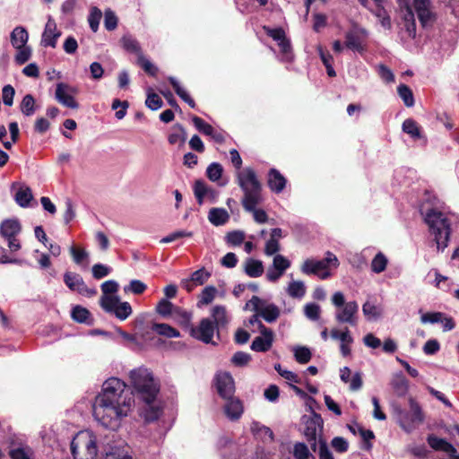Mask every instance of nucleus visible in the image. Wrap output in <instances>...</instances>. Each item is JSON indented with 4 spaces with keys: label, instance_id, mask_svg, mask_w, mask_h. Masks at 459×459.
Listing matches in <instances>:
<instances>
[{
    "label": "nucleus",
    "instance_id": "1",
    "mask_svg": "<svg viewBox=\"0 0 459 459\" xmlns=\"http://www.w3.org/2000/svg\"><path fill=\"white\" fill-rule=\"evenodd\" d=\"M158 381L134 388L131 391L125 382L117 377L106 380L101 392L92 405L94 419L104 428L117 430L122 420L132 411L134 396L145 404L153 403L160 393Z\"/></svg>",
    "mask_w": 459,
    "mask_h": 459
},
{
    "label": "nucleus",
    "instance_id": "2",
    "mask_svg": "<svg viewBox=\"0 0 459 459\" xmlns=\"http://www.w3.org/2000/svg\"><path fill=\"white\" fill-rule=\"evenodd\" d=\"M237 183L244 193L241 204L247 212H253L254 219L258 223H264L268 220L266 212L256 209L263 201V186L255 171L252 168H246L237 174Z\"/></svg>",
    "mask_w": 459,
    "mask_h": 459
},
{
    "label": "nucleus",
    "instance_id": "3",
    "mask_svg": "<svg viewBox=\"0 0 459 459\" xmlns=\"http://www.w3.org/2000/svg\"><path fill=\"white\" fill-rule=\"evenodd\" d=\"M212 319L205 317L201 319L198 326L190 327V336L203 342L204 343L216 344L212 342L214 333L217 332L219 336V331L221 328L225 327L228 323L226 308L223 306H215L212 310Z\"/></svg>",
    "mask_w": 459,
    "mask_h": 459
},
{
    "label": "nucleus",
    "instance_id": "4",
    "mask_svg": "<svg viewBox=\"0 0 459 459\" xmlns=\"http://www.w3.org/2000/svg\"><path fill=\"white\" fill-rule=\"evenodd\" d=\"M425 222L429 231L434 235L438 250L443 251L448 245L451 234V227L445 214L436 209H430L425 216Z\"/></svg>",
    "mask_w": 459,
    "mask_h": 459
},
{
    "label": "nucleus",
    "instance_id": "5",
    "mask_svg": "<svg viewBox=\"0 0 459 459\" xmlns=\"http://www.w3.org/2000/svg\"><path fill=\"white\" fill-rule=\"evenodd\" d=\"M70 448L74 459H96L98 455L97 438L91 431L78 432Z\"/></svg>",
    "mask_w": 459,
    "mask_h": 459
},
{
    "label": "nucleus",
    "instance_id": "6",
    "mask_svg": "<svg viewBox=\"0 0 459 459\" xmlns=\"http://www.w3.org/2000/svg\"><path fill=\"white\" fill-rule=\"evenodd\" d=\"M410 411L399 410L398 423L406 432H411L417 426L422 424L425 420V415L420 403L413 398H409Z\"/></svg>",
    "mask_w": 459,
    "mask_h": 459
},
{
    "label": "nucleus",
    "instance_id": "7",
    "mask_svg": "<svg viewBox=\"0 0 459 459\" xmlns=\"http://www.w3.org/2000/svg\"><path fill=\"white\" fill-rule=\"evenodd\" d=\"M339 265L337 257L332 253L328 252L327 256L321 260L307 259L301 265V272L304 274H314L318 276L321 280H325L331 276L329 266Z\"/></svg>",
    "mask_w": 459,
    "mask_h": 459
},
{
    "label": "nucleus",
    "instance_id": "8",
    "mask_svg": "<svg viewBox=\"0 0 459 459\" xmlns=\"http://www.w3.org/2000/svg\"><path fill=\"white\" fill-rule=\"evenodd\" d=\"M100 307L109 314H114L119 320H126L133 312L132 307L127 301H120L117 296H102Z\"/></svg>",
    "mask_w": 459,
    "mask_h": 459
},
{
    "label": "nucleus",
    "instance_id": "9",
    "mask_svg": "<svg viewBox=\"0 0 459 459\" xmlns=\"http://www.w3.org/2000/svg\"><path fill=\"white\" fill-rule=\"evenodd\" d=\"M368 35V32L366 29L355 25L346 32L344 44L347 48L363 54L367 49L364 41Z\"/></svg>",
    "mask_w": 459,
    "mask_h": 459
},
{
    "label": "nucleus",
    "instance_id": "10",
    "mask_svg": "<svg viewBox=\"0 0 459 459\" xmlns=\"http://www.w3.org/2000/svg\"><path fill=\"white\" fill-rule=\"evenodd\" d=\"M64 282L72 291H76L82 296L91 298L97 294V290L95 288H89L79 273H65Z\"/></svg>",
    "mask_w": 459,
    "mask_h": 459
},
{
    "label": "nucleus",
    "instance_id": "11",
    "mask_svg": "<svg viewBox=\"0 0 459 459\" xmlns=\"http://www.w3.org/2000/svg\"><path fill=\"white\" fill-rule=\"evenodd\" d=\"M259 332L261 336H257L253 340L250 348L256 352H266L273 346L274 333L272 329L266 327L262 322H259Z\"/></svg>",
    "mask_w": 459,
    "mask_h": 459
},
{
    "label": "nucleus",
    "instance_id": "12",
    "mask_svg": "<svg viewBox=\"0 0 459 459\" xmlns=\"http://www.w3.org/2000/svg\"><path fill=\"white\" fill-rule=\"evenodd\" d=\"M249 302L252 304L254 310L267 323L275 322L279 318L281 311L276 305L272 303L264 307H260L264 302L257 296H253Z\"/></svg>",
    "mask_w": 459,
    "mask_h": 459
},
{
    "label": "nucleus",
    "instance_id": "13",
    "mask_svg": "<svg viewBox=\"0 0 459 459\" xmlns=\"http://www.w3.org/2000/svg\"><path fill=\"white\" fill-rule=\"evenodd\" d=\"M214 380L217 393L222 399H230L234 396L235 382L229 372L217 374Z\"/></svg>",
    "mask_w": 459,
    "mask_h": 459
},
{
    "label": "nucleus",
    "instance_id": "14",
    "mask_svg": "<svg viewBox=\"0 0 459 459\" xmlns=\"http://www.w3.org/2000/svg\"><path fill=\"white\" fill-rule=\"evenodd\" d=\"M358 311V303L356 301H349L336 312L335 319L339 323H348L351 325H356L355 316Z\"/></svg>",
    "mask_w": 459,
    "mask_h": 459
},
{
    "label": "nucleus",
    "instance_id": "15",
    "mask_svg": "<svg viewBox=\"0 0 459 459\" xmlns=\"http://www.w3.org/2000/svg\"><path fill=\"white\" fill-rule=\"evenodd\" d=\"M61 31L57 30L56 22L49 17L42 34L41 45L43 47L56 48Z\"/></svg>",
    "mask_w": 459,
    "mask_h": 459
},
{
    "label": "nucleus",
    "instance_id": "16",
    "mask_svg": "<svg viewBox=\"0 0 459 459\" xmlns=\"http://www.w3.org/2000/svg\"><path fill=\"white\" fill-rule=\"evenodd\" d=\"M67 91H72V88L64 82H59L56 84L55 97L56 100L61 103L62 105L70 108H78L79 104L74 100V98L67 93Z\"/></svg>",
    "mask_w": 459,
    "mask_h": 459
},
{
    "label": "nucleus",
    "instance_id": "17",
    "mask_svg": "<svg viewBox=\"0 0 459 459\" xmlns=\"http://www.w3.org/2000/svg\"><path fill=\"white\" fill-rule=\"evenodd\" d=\"M130 381L133 388L146 385L150 383L156 382L152 373L145 368H138L130 372Z\"/></svg>",
    "mask_w": 459,
    "mask_h": 459
},
{
    "label": "nucleus",
    "instance_id": "18",
    "mask_svg": "<svg viewBox=\"0 0 459 459\" xmlns=\"http://www.w3.org/2000/svg\"><path fill=\"white\" fill-rule=\"evenodd\" d=\"M267 177V185L272 192L279 194L284 190L287 179L278 169H270Z\"/></svg>",
    "mask_w": 459,
    "mask_h": 459
},
{
    "label": "nucleus",
    "instance_id": "19",
    "mask_svg": "<svg viewBox=\"0 0 459 459\" xmlns=\"http://www.w3.org/2000/svg\"><path fill=\"white\" fill-rule=\"evenodd\" d=\"M324 421L319 413L313 411L312 416L306 421L304 435L307 439H315L317 431H322Z\"/></svg>",
    "mask_w": 459,
    "mask_h": 459
},
{
    "label": "nucleus",
    "instance_id": "20",
    "mask_svg": "<svg viewBox=\"0 0 459 459\" xmlns=\"http://www.w3.org/2000/svg\"><path fill=\"white\" fill-rule=\"evenodd\" d=\"M225 400L226 403L224 405V412L226 416L231 420H238L244 411L242 402L234 396Z\"/></svg>",
    "mask_w": 459,
    "mask_h": 459
},
{
    "label": "nucleus",
    "instance_id": "21",
    "mask_svg": "<svg viewBox=\"0 0 459 459\" xmlns=\"http://www.w3.org/2000/svg\"><path fill=\"white\" fill-rule=\"evenodd\" d=\"M376 4L375 9H369V11L379 20L381 26L386 30L392 29L391 17L387 11L384 7L383 4L385 0H373Z\"/></svg>",
    "mask_w": 459,
    "mask_h": 459
},
{
    "label": "nucleus",
    "instance_id": "22",
    "mask_svg": "<svg viewBox=\"0 0 459 459\" xmlns=\"http://www.w3.org/2000/svg\"><path fill=\"white\" fill-rule=\"evenodd\" d=\"M427 442L429 446L436 451L446 452L448 455H450L451 453H455V448L452 444L434 434H429L427 437Z\"/></svg>",
    "mask_w": 459,
    "mask_h": 459
},
{
    "label": "nucleus",
    "instance_id": "23",
    "mask_svg": "<svg viewBox=\"0 0 459 459\" xmlns=\"http://www.w3.org/2000/svg\"><path fill=\"white\" fill-rule=\"evenodd\" d=\"M403 22L404 29L411 39L416 38V21L414 13L411 7L408 4H404V13L403 15Z\"/></svg>",
    "mask_w": 459,
    "mask_h": 459
},
{
    "label": "nucleus",
    "instance_id": "24",
    "mask_svg": "<svg viewBox=\"0 0 459 459\" xmlns=\"http://www.w3.org/2000/svg\"><path fill=\"white\" fill-rule=\"evenodd\" d=\"M21 230V223L16 219L5 220L0 225V235L4 238L16 237Z\"/></svg>",
    "mask_w": 459,
    "mask_h": 459
},
{
    "label": "nucleus",
    "instance_id": "25",
    "mask_svg": "<svg viewBox=\"0 0 459 459\" xmlns=\"http://www.w3.org/2000/svg\"><path fill=\"white\" fill-rule=\"evenodd\" d=\"M208 220L214 226H221L229 221L230 214L224 208H212L209 211Z\"/></svg>",
    "mask_w": 459,
    "mask_h": 459
},
{
    "label": "nucleus",
    "instance_id": "26",
    "mask_svg": "<svg viewBox=\"0 0 459 459\" xmlns=\"http://www.w3.org/2000/svg\"><path fill=\"white\" fill-rule=\"evenodd\" d=\"M71 316L74 321L80 324L91 325L93 322L91 312L80 305H76L73 307Z\"/></svg>",
    "mask_w": 459,
    "mask_h": 459
},
{
    "label": "nucleus",
    "instance_id": "27",
    "mask_svg": "<svg viewBox=\"0 0 459 459\" xmlns=\"http://www.w3.org/2000/svg\"><path fill=\"white\" fill-rule=\"evenodd\" d=\"M244 271L249 277H259L264 273L263 262L254 258H247L245 263Z\"/></svg>",
    "mask_w": 459,
    "mask_h": 459
},
{
    "label": "nucleus",
    "instance_id": "28",
    "mask_svg": "<svg viewBox=\"0 0 459 459\" xmlns=\"http://www.w3.org/2000/svg\"><path fill=\"white\" fill-rule=\"evenodd\" d=\"M28 39L29 34L24 27L17 26L11 33V43L14 48L26 46Z\"/></svg>",
    "mask_w": 459,
    "mask_h": 459
},
{
    "label": "nucleus",
    "instance_id": "29",
    "mask_svg": "<svg viewBox=\"0 0 459 459\" xmlns=\"http://www.w3.org/2000/svg\"><path fill=\"white\" fill-rule=\"evenodd\" d=\"M168 81H169V84L172 86V88L174 89L177 95L181 100H183L186 103H187L190 108H196V104H195V100L191 98V96L187 93V91L180 86L179 82H178V80L176 78L169 77Z\"/></svg>",
    "mask_w": 459,
    "mask_h": 459
},
{
    "label": "nucleus",
    "instance_id": "30",
    "mask_svg": "<svg viewBox=\"0 0 459 459\" xmlns=\"http://www.w3.org/2000/svg\"><path fill=\"white\" fill-rule=\"evenodd\" d=\"M186 132L185 127L181 124H176L172 127V132L169 134L168 141L170 144H176L179 143L183 145L186 141Z\"/></svg>",
    "mask_w": 459,
    "mask_h": 459
},
{
    "label": "nucleus",
    "instance_id": "31",
    "mask_svg": "<svg viewBox=\"0 0 459 459\" xmlns=\"http://www.w3.org/2000/svg\"><path fill=\"white\" fill-rule=\"evenodd\" d=\"M392 387L397 396L403 397L408 393L409 382L404 376L400 375L392 381Z\"/></svg>",
    "mask_w": 459,
    "mask_h": 459
},
{
    "label": "nucleus",
    "instance_id": "32",
    "mask_svg": "<svg viewBox=\"0 0 459 459\" xmlns=\"http://www.w3.org/2000/svg\"><path fill=\"white\" fill-rule=\"evenodd\" d=\"M21 112L26 117H31L36 111V101L31 94H26L21 104Z\"/></svg>",
    "mask_w": 459,
    "mask_h": 459
},
{
    "label": "nucleus",
    "instance_id": "33",
    "mask_svg": "<svg viewBox=\"0 0 459 459\" xmlns=\"http://www.w3.org/2000/svg\"><path fill=\"white\" fill-rule=\"evenodd\" d=\"M146 405L147 407L143 412L144 421L148 423L156 421L162 413V408L160 406L154 405L153 403Z\"/></svg>",
    "mask_w": 459,
    "mask_h": 459
},
{
    "label": "nucleus",
    "instance_id": "34",
    "mask_svg": "<svg viewBox=\"0 0 459 459\" xmlns=\"http://www.w3.org/2000/svg\"><path fill=\"white\" fill-rule=\"evenodd\" d=\"M403 131L413 139H420L421 132L419 125L412 118H407L403 123Z\"/></svg>",
    "mask_w": 459,
    "mask_h": 459
},
{
    "label": "nucleus",
    "instance_id": "35",
    "mask_svg": "<svg viewBox=\"0 0 459 459\" xmlns=\"http://www.w3.org/2000/svg\"><path fill=\"white\" fill-rule=\"evenodd\" d=\"M33 195L31 193V190L30 187H22L20 188L14 196L15 202L21 206V207H27L29 206L30 201L32 200Z\"/></svg>",
    "mask_w": 459,
    "mask_h": 459
},
{
    "label": "nucleus",
    "instance_id": "36",
    "mask_svg": "<svg viewBox=\"0 0 459 459\" xmlns=\"http://www.w3.org/2000/svg\"><path fill=\"white\" fill-rule=\"evenodd\" d=\"M152 329L156 331L159 334L169 338L180 336L178 330L167 324H153Z\"/></svg>",
    "mask_w": 459,
    "mask_h": 459
},
{
    "label": "nucleus",
    "instance_id": "37",
    "mask_svg": "<svg viewBox=\"0 0 459 459\" xmlns=\"http://www.w3.org/2000/svg\"><path fill=\"white\" fill-rule=\"evenodd\" d=\"M397 92L406 107L410 108L414 105L413 93L409 86L406 84H400L397 87Z\"/></svg>",
    "mask_w": 459,
    "mask_h": 459
},
{
    "label": "nucleus",
    "instance_id": "38",
    "mask_svg": "<svg viewBox=\"0 0 459 459\" xmlns=\"http://www.w3.org/2000/svg\"><path fill=\"white\" fill-rule=\"evenodd\" d=\"M388 260L386 256L382 253L378 252L371 262V270L376 273H380L386 269Z\"/></svg>",
    "mask_w": 459,
    "mask_h": 459
},
{
    "label": "nucleus",
    "instance_id": "39",
    "mask_svg": "<svg viewBox=\"0 0 459 459\" xmlns=\"http://www.w3.org/2000/svg\"><path fill=\"white\" fill-rule=\"evenodd\" d=\"M292 454L295 459H312V456H314L307 446L302 442H297L294 445Z\"/></svg>",
    "mask_w": 459,
    "mask_h": 459
},
{
    "label": "nucleus",
    "instance_id": "40",
    "mask_svg": "<svg viewBox=\"0 0 459 459\" xmlns=\"http://www.w3.org/2000/svg\"><path fill=\"white\" fill-rule=\"evenodd\" d=\"M420 25L423 28L432 27L437 20V15L433 13L430 8L424 10L417 14Z\"/></svg>",
    "mask_w": 459,
    "mask_h": 459
},
{
    "label": "nucleus",
    "instance_id": "41",
    "mask_svg": "<svg viewBox=\"0 0 459 459\" xmlns=\"http://www.w3.org/2000/svg\"><path fill=\"white\" fill-rule=\"evenodd\" d=\"M288 293L292 298L300 299L306 294V287L300 281H293L288 286Z\"/></svg>",
    "mask_w": 459,
    "mask_h": 459
},
{
    "label": "nucleus",
    "instance_id": "42",
    "mask_svg": "<svg viewBox=\"0 0 459 459\" xmlns=\"http://www.w3.org/2000/svg\"><path fill=\"white\" fill-rule=\"evenodd\" d=\"M223 168L218 162L211 163L206 169V176L212 182L218 181L221 178Z\"/></svg>",
    "mask_w": 459,
    "mask_h": 459
},
{
    "label": "nucleus",
    "instance_id": "43",
    "mask_svg": "<svg viewBox=\"0 0 459 459\" xmlns=\"http://www.w3.org/2000/svg\"><path fill=\"white\" fill-rule=\"evenodd\" d=\"M294 357L297 362L307 364L310 361L312 353L307 347L299 346L294 350Z\"/></svg>",
    "mask_w": 459,
    "mask_h": 459
},
{
    "label": "nucleus",
    "instance_id": "44",
    "mask_svg": "<svg viewBox=\"0 0 459 459\" xmlns=\"http://www.w3.org/2000/svg\"><path fill=\"white\" fill-rule=\"evenodd\" d=\"M101 17H102V13L98 7L94 6L91 9L90 14L88 16V22H89L90 28L91 29V30L93 32H96L99 30V25H100Z\"/></svg>",
    "mask_w": 459,
    "mask_h": 459
},
{
    "label": "nucleus",
    "instance_id": "45",
    "mask_svg": "<svg viewBox=\"0 0 459 459\" xmlns=\"http://www.w3.org/2000/svg\"><path fill=\"white\" fill-rule=\"evenodd\" d=\"M193 191L197 204L202 205L205 199V182L202 179L195 180Z\"/></svg>",
    "mask_w": 459,
    "mask_h": 459
},
{
    "label": "nucleus",
    "instance_id": "46",
    "mask_svg": "<svg viewBox=\"0 0 459 459\" xmlns=\"http://www.w3.org/2000/svg\"><path fill=\"white\" fill-rule=\"evenodd\" d=\"M122 44L123 48L134 54L142 55V49L138 43V41L135 39H133L132 37H123L122 38Z\"/></svg>",
    "mask_w": 459,
    "mask_h": 459
},
{
    "label": "nucleus",
    "instance_id": "47",
    "mask_svg": "<svg viewBox=\"0 0 459 459\" xmlns=\"http://www.w3.org/2000/svg\"><path fill=\"white\" fill-rule=\"evenodd\" d=\"M192 122H193L195 127L200 133H202L205 135H208V136H209V134H212L213 127L210 124L206 123L203 118H201L197 116H193Z\"/></svg>",
    "mask_w": 459,
    "mask_h": 459
},
{
    "label": "nucleus",
    "instance_id": "48",
    "mask_svg": "<svg viewBox=\"0 0 459 459\" xmlns=\"http://www.w3.org/2000/svg\"><path fill=\"white\" fill-rule=\"evenodd\" d=\"M358 430H359L360 437L363 439L362 448L367 451H369L372 448V443L370 442V440L375 438L374 432L370 429H365L361 426L358 427Z\"/></svg>",
    "mask_w": 459,
    "mask_h": 459
},
{
    "label": "nucleus",
    "instance_id": "49",
    "mask_svg": "<svg viewBox=\"0 0 459 459\" xmlns=\"http://www.w3.org/2000/svg\"><path fill=\"white\" fill-rule=\"evenodd\" d=\"M217 293V289L214 286H206L200 295L199 303L208 305L212 302Z\"/></svg>",
    "mask_w": 459,
    "mask_h": 459
},
{
    "label": "nucleus",
    "instance_id": "50",
    "mask_svg": "<svg viewBox=\"0 0 459 459\" xmlns=\"http://www.w3.org/2000/svg\"><path fill=\"white\" fill-rule=\"evenodd\" d=\"M137 64L143 69V71L150 76L155 77L158 73V68L152 65L143 55H140L137 59Z\"/></svg>",
    "mask_w": 459,
    "mask_h": 459
},
{
    "label": "nucleus",
    "instance_id": "51",
    "mask_svg": "<svg viewBox=\"0 0 459 459\" xmlns=\"http://www.w3.org/2000/svg\"><path fill=\"white\" fill-rule=\"evenodd\" d=\"M225 238L228 244L232 246H239L245 240V233L241 230H233L228 232Z\"/></svg>",
    "mask_w": 459,
    "mask_h": 459
},
{
    "label": "nucleus",
    "instance_id": "52",
    "mask_svg": "<svg viewBox=\"0 0 459 459\" xmlns=\"http://www.w3.org/2000/svg\"><path fill=\"white\" fill-rule=\"evenodd\" d=\"M145 105L152 110H157L163 105L161 98L155 92H150L147 95Z\"/></svg>",
    "mask_w": 459,
    "mask_h": 459
},
{
    "label": "nucleus",
    "instance_id": "53",
    "mask_svg": "<svg viewBox=\"0 0 459 459\" xmlns=\"http://www.w3.org/2000/svg\"><path fill=\"white\" fill-rule=\"evenodd\" d=\"M17 48V54L15 56V62L18 65H23L25 64L31 56V49L30 47L23 46V47H16Z\"/></svg>",
    "mask_w": 459,
    "mask_h": 459
},
{
    "label": "nucleus",
    "instance_id": "54",
    "mask_svg": "<svg viewBox=\"0 0 459 459\" xmlns=\"http://www.w3.org/2000/svg\"><path fill=\"white\" fill-rule=\"evenodd\" d=\"M174 306L167 299H162L156 306V311L162 316H170L173 312Z\"/></svg>",
    "mask_w": 459,
    "mask_h": 459
},
{
    "label": "nucleus",
    "instance_id": "55",
    "mask_svg": "<svg viewBox=\"0 0 459 459\" xmlns=\"http://www.w3.org/2000/svg\"><path fill=\"white\" fill-rule=\"evenodd\" d=\"M280 273H284L290 266V262L281 255H275L273 260V265Z\"/></svg>",
    "mask_w": 459,
    "mask_h": 459
},
{
    "label": "nucleus",
    "instance_id": "56",
    "mask_svg": "<svg viewBox=\"0 0 459 459\" xmlns=\"http://www.w3.org/2000/svg\"><path fill=\"white\" fill-rule=\"evenodd\" d=\"M251 360V355L244 351H237L231 358V362L237 367L247 366Z\"/></svg>",
    "mask_w": 459,
    "mask_h": 459
},
{
    "label": "nucleus",
    "instance_id": "57",
    "mask_svg": "<svg viewBox=\"0 0 459 459\" xmlns=\"http://www.w3.org/2000/svg\"><path fill=\"white\" fill-rule=\"evenodd\" d=\"M362 312L368 320L376 319L380 316V312L377 307L370 303L369 301H367L363 304Z\"/></svg>",
    "mask_w": 459,
    "mask_h": 459
},
{
    "label": "nucleus",
    "instance_id": "58",
    "mask_svg": "<svg viewBox=\"0 0 459 459\" xmlns=\"http://www.w3.org/2000/svg\"><path fill=\"white\" fill-rule=\"evenodd\" d=\"M129 107V103L127 100H124V101H121L120 100L118 99H115L112 102V109L116 110L118 108H121V109L116 111V117L117 119H122L125 117L126 114V109L127 108Z\"/></svg>",
    "mask_w": 459,
    "mask_h": 459
},
{
    "label": "nucleus",
    "instance_id": "59",
    "mask_svg": "<svg viewBox=\"0 0 459 459\" xmlns=\"http://www.w3.org/2000/svg\"><path fill=\"white\" fill-rule=\"evenodd\" d=\"M263 30L267 36L273 38V40L278 42L286 37L285 31L281 27L273 29L264 25L263 26Z\"/></svg>",
    "mask_w": 459,
    "mask_h": 459
},
{
    "label": "nucleus",
    "instance_id": "60",
    "mask_svg": "<svg viewBox=\"0 0 459 459\" xmlns=\"http://www.w3.org/2000/svg\"><path fill=\"white\" fill-rule=\"evenodd\" d=\"M330 335L334 340H340L341 342H352L353 338L350 334L349 329L346 327L344 331L341 332L338 329H332Z\"/></svg>",
    "mask_w": 459,
    "mask_h": 459
},
{
    "label": "nucleus",
    "instance_id": "61",
    "mask_svg": "<svg viewBox=\"0 0 459 459\" xmlns=\"http://www.w3.org/2000/svg\"><path fill=\"white\" fill-rule=\"evenodd\" d=\"M110 272L111 268L102 264H96L92 266V276L97 280L106 277Z\"/></svg>",
    "mask_w": 459,
    "mask_h": 459
},
{
    "label": "nucleus",
    "instance_id": "62",
    "mask_svg": "<svg viewBox=\"0 0 459 459\" xmlns=\"http://www.w3.org/2000/svg\"><path fill=\"white\" fill-rule=\"evenodd\" d=\"M104 26L108 30H114L117 27V17L111 10L105 12Z\"/></svg>",
    "mask_w": 459,
    "mask_h": 459
},
{
    "label": "nucleus",
    "instance_id": "63",
    "mask_svg": "<svg viewBox=\"0 0 459 459\" xmlns=\"http://www.w3.org/2000/svg\"><path fill=\"white\" fill-rule=\"evenodd\" d=\"M147 286L145 283L139 280H132L128 287H125V291H131L134 294L140 295L143 293Z\"/></svg>",
    "mask_w": 459,
    "mask_h": 459
},
{
    "label": "nucleus",
    "instance_id": "64",
    "mask_svg": "<svg viewBox=\"0 0 459 459\" xmlns=\"http://www.w3.org/2000/svg\"><path fill=\"white\" fill-rule=\"evenodd\" d=\"M211 276V273L206 272L204 268L196 270L191 275V281L195 282L197 285H203L208 278Z\"/></svg>",
    "mask_w": 459,
    "mask_h": 459
}]
</instances>
